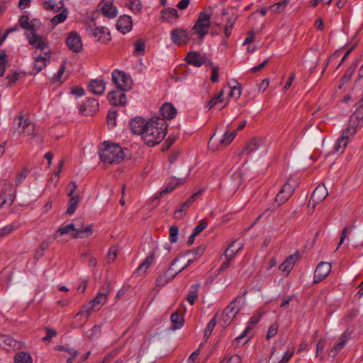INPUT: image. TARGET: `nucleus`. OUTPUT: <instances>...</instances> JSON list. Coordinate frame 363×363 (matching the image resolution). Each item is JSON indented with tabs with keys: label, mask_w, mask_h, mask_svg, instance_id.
Instances as JSON below:
<instances>
[{
	"label": "nucleus",
	"mask_w": 363,
	"mask_h": 363,
	"mask_svg": "<svg viewBox=\"0 0 363 363\" xmlns=\"http://www.w3.org/2000/svg\"><path fill=\"white\" fill-rule=\"evenodd\" d=\"M85 28L89 34L96 38L97 41L100 43H107L111 39L108 29L106 27L96 26L94 19H92L90 23H86Z\"/></svg>",
	"instance_id": "39448f33"
},
{
	"label": "nucleus",
	"mask_w": 363,
	"mask_h": 363,
	"mask_svg": "<svg viewBox=\"0 0 363 363\" xmlns=\"http://www.w3.org/2000/svg\"><path fill=\"white\" fill-rule=\"evenodd\" d=\"M116 117H117V111H109L107 114V121H108V126L109 128L115 127L116 124Z\"/></svg>",
	"instance_id": "5fc2aeb1"
},
{
	"label": "nucleus",
	"mask_w": 363,
	"mask_h": 363,
	"mask_svg": "<svg viewBox=\"0 0 363 363\" xmlns=\"http://www.w3.org/2000/svg\"><path fill=\"white\" fill-rule=\"evenodd\" d=\"M167 131L166 121L160 117H154L147 121V127L143 135V139L148 146L153 147L164 140Z\"/></svg>",
	"instance_id": "f257e3e1"
},
{
	"label": "nucleus",
	"mask_w": 363,
	"mask_h": 363,
	"mask_svg": "<svg viewBox=\"0 0 363 363\" xmlns=\"http://www.w3.org/2000/svg\"><path fill=\"white\" fill-rule=\"evenodd\" d=\"M211 13H208L206 11H201L189 32L190 35H197V40L202 41L208 33L211 27Z\"/></svg>",
	"instance_id": "7ed1b4c3"
},
{
	"label": "nucleus",
	"mask_w": 363,
	"mask_h": 363,
	"mask_svg": "<svg viewBox=\"0 0 363 363\" xmlns=\"http://www.w3.org/2000/svg\"><path fill=\"white\" fill-rule=\"evenodd\" d=\"M161 18L163 21H167L168 23H172L173 21H170L169 18H174L176 21L179 18V14L177 11L174 8H167L163 9L161 11Z\"/></svg>",
	"instance_id": "2f4dec72"
},
{
	"label": "nucleus",
	"mask_w": 363,
	"mask_h": 363,
	"mask_svg": "<svg viewBox=\"0 0 363 363\" xmlns=\"http://www.w3.org/2000/svg\"><path fill=\"white\" fill-rule=\"evenodd\" d=\"M182 255H180L177 257L171 263L168 270L165 272L164 274L160 275L156 280L157 286H164L167 283L171 281L178 274L179 272L174 270V267L180 261L182 258Z\"/></svg>",
	"instance_id": "9d476101"
},
{
	"label": "nucleus",
	"mask_w": 363,
	"mask_h": 363,
	"mask_svg": "<svg viewBox=\"0 0 363 363\" xmlns=\"http://www.w3.org/2000/svg\"><path fill=\"white\" fill-rule=\"evenodd\" d=\"M55 350L57 351H65L69 352L70 355L69 357L67 359V363H72L73 359L79 355L78 351L74 349L68 348L63 345H58L55 347Z\"/></svg>",
	"instance_id": "79ce46f5"
},
{
	"label": "nucleus",
	"mask_w": 363,
	"mask_h": 363,
	"mask_svg": "<svg viewBox=\"0 0 363 363\" xmlns=\"http://www.w3.org/2000/svg\"><path fill=\"white\" fill-rule=\"evenodd\" d=\"M124 91H122L118 89L117 90L110 91L108 94V99L110 104L114 106H125L127 102V98Z\"/></svg>",
	"instance_id": "aec40b11"
},
{
	"label": "nucleus",
	"mask_w": 363,
	"mask_h": 363,
	"mask_svg": "<svg viewBox=\"0 0 363 363\" xmlns=\"http://www.w3.org/2000/svg\"><path fill=\"white\" fill-rule=\"evenodd\" d=\"M294 255L288 257L286 260L280 264L279 269L288 274L294 266Z\"/></svg>",
	"instance_id": "72a5a7b5"
},
{
	"label": "nucleus",
	"mask_w": 363,
	"mask_h": 363,
	"mask_svg": "<svg viewBox=\"0 0 363 363\" xmlns=\"http://www.w3.org/2000/svg\"><path fill=\"white\" fill-rule=\"evenodd\" d=\"M294 191L295 187L289 182H286L277 194L275 202L279 203V205H283L289 199Z\"/></svg>",
	"instance_id": "2eb2a0df"
},
{
	"label": "nucleus",
	"mask_w": 363,
	"mask_h": 363,
	"mask_svg": "<svg viewBox=\"0 0 363 363\" xmlns=\"http://www.w3.org/2000/svg\"><path fill=\"white\" fill-rule=\"evenodd\" d=\"M129 125L133 133L143 135L147 127V122L142 117H135L130 121Z\"/></svg>",
	"instance_id": "412c9836"
},
{
	"label": "nucleus",
	"mask_w": 363,
	"mask_h": 363,
	"mask_svg": "<svg viewBox=\"0 0 363 363\" xmlns=\"http://www.w3.org/2000/svg\"><path fill=\"white\" fill-rule=\"evenodd\" d=\"M125 5L135 14L140 13L143 9V5L140 0H127Z\"/></svg>",
	"instance_id": "37998d69"
},
{
	"label": "nucleus",
	"mask_w": 363,
	"mask_h": 363,
	"mask_svg": "<svg viewBox=\"0 0 363 363\" xmlns=\"http://www.w3.org/2000/svg\"><path fill=\"white\" fill-rule=\"evenodd\" d=\"M179 228L176 225H172L169 229V239L171 243H175L178 240Z\"/></svg>",
	"instance_id": "3c124183"
},
{
	"label": "nucleus",
	"mask_w": 363,
	"mask_h": 363,
	"mask_svg": "<svg viewBox=\"0 0 363 363\" xmlns=\"http://www.w3.org/2000/svg\"><path fill=\"white\" fill-rule=\"evenodd\" d=\"M170 319L174 330L180 329L184 325V317L178 311L172 313Z\"/></svg>",
	"instance_id": "473e14b6"
},
{
	"label": "nucleus",
	"mask_w": 363,
	"mask_h": 363,
	"mask_svg": "<svg viewBox=\"0 0 363 363\" xmlns=\"http://www.w3.org/2000/svg\"><path fill=\"white\" fill-rule=\"evenodd\" d=\"M328 195V192L325 185H318L313 191L309 200L308 205L312 204L314 208L315 205L324 201Z\"/></svg>",
	"instance_id": "a211bd4d"
},
{
	"label": "nucleus",
	"mask_w": 363,
	"mask_h": 363,
	"mask_svg": "<svg viewBox=\"0 0 363 363\" xmlns=\"http://www.w3.org/2000/svg\"><path fill=\"white\" fill-rule=\"evenodd\" d=\"M207 227V222L205 220H200L199 223L194 228L193 233L199 235Z\"/></svg>",
	"instance_id": "69168bd1"
},
{
	"label": "nucleus",
	"mask_w": 363,
	"mask_h": 363,
	"mask_svg": "<svg viewBox=\"0 0 363 363\" xmlns=\"http://www.w3.org/2000/svg\"><path fill=\"white\" fill-rule=\"evenodd\" d=\"M242 246L243 245L242 243L237 244L236 241L230 242L228 247L223 253L225 259H233L236 254L242 249Z\"/></svg>",
	"instance_id": "c85d7f7f"
},
{
	"label": "nucleus",
	"mask_w": 363,
	"mask_h": 363,
	"mask_svg": "<svg viewBox=\"0 0 363 363\" xmlns=\"http://www.w3.org/2000/svg\"><path fill=\"white\" fill-rule=\"evenodd\" d=\"M41 26V22L37 18H33L30 21L28 30L30 31V35H33V33H37V31L40 29Z\"/></svg>",
	"instance_id": "864d4df0"
},
{
	"label": "nucleus",
	"mask_w": 363,
	"mask_h": 363,
	"mask_svg": "<svg viewBox=\"0 0 363 363\" xmlns=\"http://www.w3.org/2000/svg\"><path fill=\"white\" fill-rule=\"evenodd\" d=\"M26 37L29 44L33 48H35L37 51L40 50V53H45L46 51L51 50L49 48L48 40L45 36L38 33H33V35L26 33Z\"/></svg>",
	"instance_id": "1a4fd4ad"
},
{
	"label": "nucleus",
	"mask_w": 363,
	"mask_h": 363,
	"mask_svg": "<svg viewBox=\"0 0 363 363\" xmlns=\"http://www.w3.org/2000/svg\"><path fill=\"white\" fill-rule=\"evenodd\" d=\"M240 302H242V304H243L244 300L241 296H238L223 310L220 317V320L223 322V327H228L231 323L233 319L236 316L240 310V308H236V303Z\"/></svg>",
	"instance_id": "423d86ee"
},
{
	"label": "nucleus",
	"mask_w": 363,
	"mask_h": 363,
	"mask_svg": "<svg viewBox=\"0 0 363 363\" xmlns=\"http://www.w3.org/2000/svg\"><path fill=\"white\" fill-rule=\"evenodd\" d=\"M19 75L20 74L16 70L13 71L11 74H9L4 79V80L7 82L6 86L11 87L14 84L18 79Z\"/></svg>",
	"instance_id": "8fccbe9b"
},
{
	"label": "nucleus",
	"mask_w": 363,
	"mask_h": 363,
	"mask_svg": "<svg viewBox=\"0 0 363 363\" xmlns=\"http://www.w3.org/2000/svg\"><path fill=\"white\" fill-rule=\"evenodd\" d=\"M160 113L163 116L162 118L165 121L171 120L175 118L177 115V109L174 107L172 104L164 103L160 108Z\"/></svg>",
	"instance_id": "a878e982"
},
{
	"label": "nucleus",
	"mask_w": 363,
	"mask_h": 363,
	"mask_svg": "<svg viewBox=\"0 0 363 363\" xmlns=\"http://www.w3.org/2000/svg\"><path fill=\"white\" fill-rule=\"evenodd\" d=\"M28 172L26 169H23L22 172H19L16 178V186H19L23 179L27 177Z\"/></svg>",
	"instance_id": "774afa93"
},
{
	"label": "nucleus",
	"mask_w": 363,
	"mask_h": 363,
	"mask_svg": "<svg viewBox=\"0 0 363 363\" xmlns=\"http://www.w3.org/2000/svg\"><path fill=\"white\" fill-rule=\"evenodd\" d=\"M200 286L201 284L199 283L193 284L191 286V289L188 292L186 300L191 305H193L195 301L198 297V292Z\"/></svg>",
	"instance_id": "f704fd0d"
},
{
	"label": "nucleus",
	"mask_w": 363,
	"mask_h": 363,
	"mask_svg": "<svg viewBox=\"0 0 363 363\" xmlns=\"http://www.w3.org/2000/svg\"><path fill=\"white\" fill-rule=\"evenodd\" d=\"M223 91L221 90L217 95L212 97L207 105L208 109H211L212 108L215 107L218 104L221 103L223 101Z\"/></svg>",
	"instance_id": "09e8293b"
},
{
	"label": "nucleus",
	"mask_w": 363,
	"mask_h": 363,
	"mask_svg": "<svg viewBox=\"0 0 363 363\" xmlns=\"http://www.w3.org/2000/svg\"><path fill=\"white\" fill-rule=\"evenodd\" d=\"M260 145L261 140L259 138H255L248 142L243 147L241 154L249 155L251 152L257 150Z\"/></svg>",
	"instance_id": "7c9ffc66"
},
{
	"label": "nucleus",
	"mask_w": 363,
	"mask_h": 363,
	"mask_svg": "<svg viewBox=\"0 0 363 363\" xmlns=\"http://www.w3.org/2000/svg\"><path fill=\"white\" fill-rule=\"evenodd\" d=\"M216 316H217V313L214 315V317L208 322V323L207 324L206 328H205V331H204V335H203V342H206L210 336L211 335V333L213 330V329L215 328L216 325Z\"/></svg>",
	"instance_id": "4c0bfd02"
},
{
	"label": "nucleus",
	"mask_w": 363,
	"mask_h": 363,
	"mask_svg": "<svg viewBox=\"0 0 363 363\" xmlns=\"http://www.w3.org/2000/svg\"><path fill=\"white\" fill-rule=\"evenodd\" d=\"M289 1V0H282L281 1L271 6L269 9L274 13H279L284 9Z\"/></svg>",
	"instance_id": "603ef678"
},
{
	"label": "nucleus",
	"mask_w": 363,
	"mask_h": 363,
	"mask_svg": "<svg viewBox=\"0 0 363 363\" xmlns=\"http://www.w3.org/2000/svg\"><path fill=\"white\" fill-rule=\"evenodd\" d=\"M93 233L91 225H89L85 228H77L74 233V238H85L90 236Z\"/></svg>",
	"instance_id": "c9c22d12"
},
{
	"label": "nucleus",
	"mask_w": 363,
	"mask_h": 363,
	"mask_svg": "<svg viewBox=\"0 0 363 363\" xmlns=\"http://www.w3.org/2000/svg\"><path fill=\"white\" fill-rule=\"evenodd\" d=\"M241 95V86L239 83L237 82V86H234L231 88V90L229 93V96L234 97L236 99L240 98Z\"/></svg>",
	"instance_id": "e2e57ef3"
},
{
	"label": "nucleus",
	"mask_w": 363,
	"mask_h": 363,
	"mask_svg": "<svg viewBox=\"0 0 363 363\" xmlns=\"http://www.w3.org/2000/svg\"><path fill=\"white\" fill-rule=\"evenodd\" d=\"M347 145V141L340 137L334 145V150L335 152L340 151L341 149L344 150Z\"/></svg>",
	"instance_id": "0e129e2a"
},
{
	"label": "nucleus",
	"mask_w": 363,
	"mask_h": 363,
	"mask_svg": "<svg viewBox=\"0 0 363 363\" xmlns=\"http://www.w3.org/2000/svg\"><path fill=\"white\" fill-rule=\"evenodd\" d=\"M101 10L103 15L108 18H115L118 14V10L116 7L114 6L112 2L110 1L103 2Z\"/></svg>",
	"instance_id": "cd10ccee"
},
{
	"label": "nucleus",
	"mask_w": 363,
	"mask_h": 363,
	"mask_svg": "<svg viewBox=\"0 0 363 363\" xmlns=\"http://www.w3.org/2000/svg\"><path fill=\"white\" fill-rule=\"evenodd\" d=\"M99 155L100 160L108 164L119 163L125 157L122 147L118 144H111L108 141L101 144Z\"/></svg>",
	"instance_id": "f03ea898"
},
{
	"label": "nucleus",
	"mask_w": 363,
	"mask_h": 363,
	"mask_svg": "<svg viewBox=\"0 0 363 363\" xmlns=\"http://www.w3.org/2000/svg\"><path fill=\"white\" fill-rule=\"evenodd\" d=\"M69 197L70 199L68 203V208L67 209L66 213L68 215H72L75 212L78 206V204L80 201V199L78 195L72 196Z\"/></svg>",
	"instance_id": "58836bf2"
},
{
	"label": "nucleus",
	"mask_w": 363,
	"mask_h": 363,
	"mask_svg": "<svg viewBox=\"0 0 363 363\" xmlns=\"http://www.w3.org/2000/svg\"><path fill=\"white\" fill-rule=\"evenodd\" d=\"M135 55L143 54L145 51V42L142 39L137 40L135 43Z\"/></svg>",
	"instance_id": "6e6d98bb"
},
{
	"label": "nucleus",
	"mask_w": 363,
	"mask_h": 363,
	"mask_svg": "<svg viewBox=\"0 0 363 363\" xmlns=\"http://www.w3.org/2000/svg\"><path fill=\"white\" fill-rule=\"evenodd\" d=\"M42 6L45 10L52 11L54 13H57L65 8L64 0H60L58 4H56L55 0H45L43 2Z\"/></svg>",
	"instance_id": "bb28decb"
},
{
	"label": "nucleus",
	"mask_w": 363,
	"mask_h": 363,
	"mask_svg": "<svg viewBox=\"0 0 363 363\" xmlns=\"http://www.w3.org/2000/svg\"><path fill=\"white\" fill-rule=\"evenodd\" d=\"M61 11V13L55 15L51 19V23L53 26H56L59 23H63L67 19L69 13L68 9L67 8H65Z\"/></svg>",
	"instance_id": "ea45409f"
},
{
	"label": "nucleus",
	"mask_w": 363,
	"mask_h": 363,
	"mask_svg": "<svg viewBox=\"0 0 363 363\" xmlns=\"http://www.w3.org/2000/svg\"><path fill=\"white\" fill-rule=\"evenodd\" d=\"M155 252H151L145 259L138 266L136 270L133 272V274L138 276L142 275L145 273L146 270L152 265L155 262Z\"/></svg>",
	"instance_id": "393cba45"
},
{
	"label": "nucleus",
	"mask_w": 363,
	"mask_h": 363,
	"mask_svg": "<svg viewBox=\"0 0 363 363\" xmlns=\"http://www.w3.org/2000/svg\"><path fill=\"white\" fill-rule=\"evenodd\" d=\"M189 206L184 202L180 205L179 208L175 210L174 213V218L177 220L182 219L186 213Z\"/></svg>",
	"instance_id": "c03bdc74"
},
{
	"label": "nucleus",
	"mask_w": 363,
	"mask_h": 363,
	"mask_svg": "<svg viewBox=\"0 0 363 363\" xmlns=\"http://www.w3.org/2000/svg\"><path fill=\"white\" fill-rule=\"evenodd\" d=\"M18 24L22 28L28 30L30 24L28 16L25 13L21 16L18 19Z\"/></svg>",
	"instance_id": "bf43d9fd"
},
{
	"label": "nucleus",
	"mask_w": 363,
	"mask_h": 363,
	"mask_svg": "<svg viewBox=\"0 0 363 363\" xmlns=\"http://www.w3.org/2000/svg\"><path fill=\"white\" fill-rule=\"evenodd\" d=\"M185 60L187 64L199 67L206 62V57L197 51H190L186 54Z\"/></svg>",
	"instance_id": "4be33fe9"
},
{
	"label": "nucleus",
	"mask_w": 363,
	"mask_h": 363,
	"mask_svg": "<svg viewBox=\"0 0 363 363\" xmlns=\"http://www.w3.org/2000/svg\"><path fill=\"white\" fill-rule=\"evenodd\" d=\"M359 62L357 60L354 62L350 67L345 71L343 76L341 77L339 82V87L341 89L342 86H344L345 84H347L352 78V75L354 74L357 66H358Z\"/></svg>",
	"instance_id": "c756f323"
},
{
	"label": "nucleus",
	"mask_w": 363,
	"mask_h": 363,
	"mask_svg": "<svg viewBox=\"0 0 363 363\" xmlns=\"http://www.w3.org/2000/svg\"><path fill=\"white\" fill-rule=\"evenodd\" d=\"M45 330L46 331V335L44 337H43V341H50L53 337H55L57 335V332L54 329L45 328Z\"/></svg>",
	"instance_id": "338daca9"
},
{
	"label": "nucleus",
	"mask_w": 363,
	"mask_h": 363,
	"mask_svg": "<svg viewBox=\"0 0 363 363\" xmlns=\"http://www.w3.org/2000/svg\"><path fill=\"white\" fill-rule=\"evenodd\" d=\"M108 294V285L106 287L101 288L93 300L82 307L77 315L86 313V317H89L94 311L99 310L106 301Z\"/></svg>",
	"instance_id": "20e7f679"
},
{
	"label": "nucleus",
	"mask_w": 363,
	"mask_h": 363,
	"mask_svg": "<svg viewBox=\"0 0 363 363\" xmlns=\"http://www.w3.org/2000/svg\"><path fill=\"white\" fill-rule=\"evenodd\" d=\"M206 248V245H200L196 248L192 250H188L184 255L192 252L195 255V259H197L203 254Z\"/></svg>",
	"instance_id": "4d7b16f0"
},
{
	"label": "nucleus",
	"mask_w": 363,
	"mask_h": 363,
	"mask_svg": "<svg viewBox=\"0 0 363 363\" xmlns=\"http://www.w3.org/2000/svg\"><path fill=\"white\" fill-rule=\"evenodd\" d=\"M13 128L19 130V133H24L27 135H33L35 130V124L28 118H24L23 116H17L13 121Z\"/></svg>",
	"instance_id": "9b49d317"
},
{
	"label": "nucleus",
	"mask_w": 363,
	"mask_h": 363,
	"mask_svg": "<svg viewBox=\"0 0 363 363\" xmlns=\"http://www.w3.org/2000/svg\"><path fill=\"white\" fill-rule=\"evenodd\" d=\"M236 134H237L236 130L232 132L230 134H228V132H225L223 134V138H221L220 140V145L224 146V147L228 145L233 141V140L235 138V137L236 136Z\"/></svg>",
	"instance_id": "a18cd8bd"
},
{
	"label": "nucleus",
	"mask_w": 363,
	"mask_h": 363,
	"mask_svg": "<svg viewBox=\"0 0 363 363\" xmlns=\"http://www.w3.org/2000/svg\"><path fill=\"white\" fill-rule=\"evenodd\" d=\"M106 88V83L102 79H91L89 82L88 89L89 90L96 95L102 94Z\"/></svg>",
	"instance_id": "b1692460"
},
{
	"label": "nucleus",
	"mask_w": 363,
	"mask_h": 363,
	"mask_svg": "<svg viewBox=\"0 0 363 363\" xmlns=\"http://www.w3.org/2000/svg\"><path fill=\"white\" fill-rule=\"evenodd\" d=\"M18 226L15 223H11L0 229V237L9 235L13 230H16Z\"/></svg>",
	"instance_id": "13d9d810"
},
{
	"label": "nucleus",
	"mask_w": 363,
	"mask_h": 363,
	"mask_svg": "<svg viewBox=\"0 0 363 363\" xmlns=\"http://www.w3.org/2000/svg\"><path fill=\"white\" fill-rule=\"evenodd\" d=\"M7 63L6 51L0 50V77L4 75Z\"/></svg>",
	"instance_id": "49530a36"
},
{
	"label": "nucleus",
	"mask_w": 363,
	"mask_h": 363,
	"mask_svg": "<svg viewBox=\"0 0 363 363\" xmlns=\"http://www.w3.org/2000/svg\"><path fill=\"white\" fill-rule=\"evenodd\" d=\"M133 28L131 17L128 15L120 16L116 23V28L123 34L129 33Z\"/></svg>",
	"instance_id": "5701e85b"
},
{
	"label": "nucleus",
	"mask_w": 363,
	"mask_h": 363,
	"mask_svg": "<svg viewBox=\"0 0 363 363\" xmlns=\"http://www.w3.org/2000/svg\"><path fill=\"white\" fill-rule=\"evenodd\" d=\"M99 102L96 99H88L79 106V113L84 116H92L99 110Z\"/></svg>",
	"instance_id": "6ab92c4d"
},
{
	"label": "nucleus",
	"mask_w": 363,
	"mask_h": 363,
	"mask_svg": "<svg viewBox=\"0 0 363 363\" xmlns=\"http://www.w3.org/2000/svg\"><path fill=\"white\" fill-rule=\"evenodd\" d=\"M344 342H339L336 343L333 348L330 351L329 356L335 357L342 349L345 347Z\"/></svg>",
	"instance_id": "052dcab7"
},
{
	"label": "nucleus",
	"mask_w": 363,
	"mask_h": 363,
	"mask_svg": "<svg viewBox=\"0 0 363 363\" xmlns=\"http://www.w3.org/2000/svg\"><path fill=\"white\" fill-rule=\"evenodd\" d=\"M279 325L277 323H272L268 329L267 334V339L269 340L273 337H274L278 332Z\"/></svg>",
	"instance_id": "680f3d73"
},
{
	"label": "nucleus",
	"mask_w": 363,
	"mask_h": 363,
	"mask_svg": "<svg viewBox=\"0 0 363 363\" xmlns=\"http://www.w3.org/2000/svg\"><path fill=\"white\" fill-rule=\"evenodd\" d=\"M16 199V189L13 184L6 180L0 183V201L1 204L11 206Z\"/></svg>",
	"instance_id": "6e6552de"
},
{
	"label": "nucleus",
	"mask_w": 363,
	"mask_h": 363,
	"mask_svg": "<svg viewBox=\"0 0 363 363\" xmlns=\"http://www.w3.org/2000/svg\"><path fill=\"white\" fill-rule=\"evenodd\" d=\"M191 36L187 30L184 28H174L170 33L171 40L179 46L187 44Z\"/></svg>",
	"instance_id": "ddd939ff"
},
{
	"label": "nucleus",
	"mask_w": 363,
	"mask_h": 363,
	"mask_svg": "<svg viewBox=\"0 0 363 363\" xmlns=\"http://www.w3.org/2000/svg\"><path fill=\"white\" fill-rule=\"evenodd\" d=\"M14 363H33V359L29 353L20 352L15 355Z\"/></svg>",
	"instance_id": "a19ab883"
},
{
	"label": "nucleus",
	"mask_w": 363,
	"mask_h": 363,
	"mask_svg": "<svg viewBox=\"0 0 363 363\" xmlns=\"http://www.w3.org/2000/svg\"><path fill=\"white\" fill-rule=\"evenodd\" d=\"M331 271V266L328 262H321L318 264L314 273V284H318L325 279Z\"/></svg>",
	"instance_id": "dca6fc26"
},
{
	"label": "nucleus",
	"mask_w": 363,
	"mask_h": 363,
	"mask_svg": "<svg viewBox=\"0 0 363 363\" xmlns=\"http://www.w3.org/2000/svg\"><path fill=\"white\" fill-rule=\"evenodd\" d=\"M356 133L357 128L354 125H350L342 131L341 138L348 142L350 138H352Z\"/></svg>",
	"instance_id": "de8ad7c7"
},
{
	"label": "nucleus",
	"mask_w": 363,
	"mask_h": 363,
	"mask_svg": "<svg viewBox=\"0 0 363 363\" xmlns=\"http://www.w3.org/2000/svg\"><path fill=\"white\" fill-rule=\"evenodd\" d=\"M112 82L116 88L122 91H128L132 89L133 80L125 72L115 69L112 73Z\"/></svg>",
	"instance_id": "0eeeda50"
},
{
	"label": "nucleus",
	"mask_w": 363,
	"mask_h": 363,
	"mask_svg": "<svg viewBox=\"0 0 363 363\" xmlns=\"http://www.w3.org/2000/svg\"><path fill=\"white\" fill-rule=\"evenodd\" d=\"M76 233V227L74 223L60 225L53 234V239L58 242H67V240L63 238L64 235H71L74 238Z\"/></svg>",
	"instance_id": "4468645a"
},
{
	"label": "nucleus",
	"mask_w": 363,
	"mask_h": 363,
	"mask_svg": "<svg viewBox=\"0 0 363 363\" xmlns=\"http://www.w3.org/2000/svg\"><path fill=\"white\" fill-rule=\"evenodd\" d=\"M172 179L173 181H170L165 188L160 192L161 195L172 192L177 186L180 184H183L185 182V179L182 178L177 179V182H174V177Z\"/></svg>",
	"instance_id": "e433bc0d"
},
{
	"label": "nucleus",
	"mask_w": 363,
	"mask_h": 363,
	"mask_svg": "<svg viewBox=\"0 0 363 363\" xmlns=\"http://www.w3.org/2000/svg\"><path fill=\"white\" fill-rule=\"evenodd\" d=\"M66 45L74 52H79L82 49L80 35L76 31H72L66 39Z\"/></svg>",
	"instance_id": "f3484780"
},
{
	"label": "nucleus",
	"mask_w": 363,
	"mask_h": 363,
	"mask_svg": "<svg viewBox=\"0 0 363 363\" xmlns=\"http://www.w3.org/2000/svg\"><path fill=\"white\" fill-rule=\"evenodd\" d=\"M50 55L51 50H48L45 53H39L37 50L33 52V70L35 71V74L44 69L47 66L48 63L50 62Z\"/></svg>",
	"instance_id": "f8f14e48"
}]
</instances>
